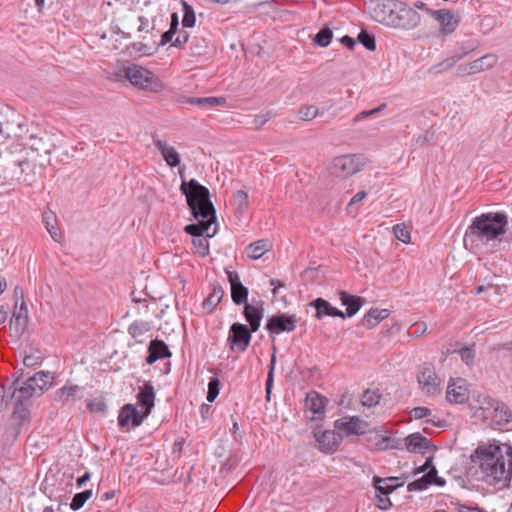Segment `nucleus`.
<instances>
[{
    "instance_id": "obj_49",
    "label": "nucleus",
    "mask_w": 512,
    "mask_h": 512,
    "mask_svg": "<svg viewBox=\"0 0 512 512\" xmlns=\"http://www.w3.org/2000/svg\"><path fill=\"white\" fill-rule=\"evenodd\" d=\"M233 201L239 211H243L248 207V194L244 190H238L233 195Z\"/></svg>"
},
{
    "instance_id": "obj_45",
    "label": "nucleus",
    "mask_w": 512,
    "mask_h": 512,
    "mask_svg": "<svg viewBox=\"0 0 512 512\" xmlns=\"http://www.w3.org/2000/svg\"><path fill=\"white\" fill-rule=\"evenodd\" d=\"M275 365H276V347H275V345H273V353L271 355L268 375H267V379H266V399L268 401L270 400L271 389H272V385H273V381H274Z\"/></svg>"
},
{
    "instance_id": "obj_1",
    "label": "nucleus",
    "mask_w": 512,
    "mask_h": 512,
    "mask_svg": "<svg viewBox=\"0 0 512 512\" xmlns=\"http://www.w3.org/2000/svg\"><path fill=\"white\" fill-rule=\"evenodd\" d=\"M467 474L488 485L508 487L512 480V446L508 443L480 445L470 456Z\"/></svg>"
},
{
    "instance_id": "obj_12",
    "label": "nucleus",
    "mask_w": 512,
    "mask_h": 512,
    "mask_svg": "<svg viewBox=\"0 0 512 512\" xmlns=\"http://www.w3.org/2000/svg\"><path fill=\"white\" fill-rule=\"evenodd\" d=\"M498 61V57L495 54H486L468 64L458 66V75L466 76L481 73L493 68Z\"/></svg>"
},
{
    "instance_id": "obj_55",
    "label": "nucleus",
    "mask_w": 512,
    "mask_h": 512,
    "mask_svg": "<svg viewBox=\"0 0 512 512\" xmlns=\"http://www.w3.org/2000/svg\"><path fill=\"white\" fill-rule=\"evenodd\" d=\"M477 402L479 404V408L483 411H490L497 404V401H495L488 395H479L477 398Z\"/></svg>"
},
{
    "instance_id": "obj_47",
    "label": "nucleus",
    "mask_w": 512,
    "mask_h": 512,
    "mask_svg": "<svg viewBox=\"0 0 512 512\" xmlns=\"http://www.w3.org/2000/svg\"><path fill=\"white\" fill-rule=\"evenodd\" d=\"M333 37V33L329 28H322L315 36V44L321 47H327Z\"/></svg>"
},
{
    "instance_id": "obj_40",
    "label": "nucleus",
    "mask_w": 512,
    "mask_h": 512,
    "mask_svg": "<svg viewBox=\"0 0 512 512\" xmlns=\"http://www.w3.org/2000/svg\"><path fill=\"white\" fill-rule=\"evenodd\" d=\"M381 397L382 395L380 394L378 389H367L363 392L361 396V403L365 407L372 408L379 404Z\"/></svg>"
},
{
    "instance_id": "obj_23",
    "label": "nucleus",
    "mask_w": 512,
    "mask_h": 512,
    "mask_svg": "<svg viewBox=\"0 0 512 512\" xmlns=\"http://www.w3.org/2000/svg\"><path fill=\"white\" fill-rule=\"evenodd\" d=\"M314 436L319 445V449L324 453L334 452L340 444L341 438L334 431L325 430L315 432Z\"/></svg>"
},
{
    "instance_id": "obj_14",
    "label": "nucleus",
    "mask_w": 512,
    "mask_h": 512,
    "mask_svg": "<svg viewBox=\"0 0 512 512\" xmlns=\"http://www.w3.org/2000/svg\"><path fill=\"white\" fill-rule=\"evenodd\" d=\"M399 1L397 0H383L375 5L372 10V17L377 22L386 26H392L393 21L396 19L395 13Z\"/></svg>"
},
{
    "instance_id": "obj_4",
    "label": "nucleus",
    "mask_w": 512,
    "mask_h": 512,
    "mask_svg": "<svg viewBox=\"0 0 512 512\" xmlns=\"http://www.w3.org/2000/svg\"><path fill=\"white\" fill-rule=\"evenodd\" d=\"M507 216L503 213H484L475 217L464 235V245L487 244L506 232Z\"/></svg>"
},
{
    "instance_id": "obj_16",
    "label": "nucleus",
    "mask_w": 512,
    "mask_h": 512,
    "mask_svg": "<svg viewBox=\"0 0 512 512\" xmlns=\"http://www.w3.org/2000/svg\"><path fill=\"white\" fill-rule=\"evenodd\" d=\"M467 382L462 378L451 379L447 386L446 399L449 403L462 404L468 400Z\"/></svg>"
},
{
    "instance_id": "obj_6",
    "label": "nucleus",
    "mask_w": 512,
    "mask_h": 512,
    "mask_svg": "<svg viewBox=\"0 0 512 512\" xmlns=\"http://www.w3.org/2000/svg\"><path fill=\"white\" fill-rule=\"evenodd\" d=\"M123 77L134 87L150 93H160L164 83L152 71L138 64H129L122 70Z\"/></svg>"
},
{
    "instance_id": "obj_36",
    "label": "nucleus",
    "mask_w": 512,
    "mask_h": 512,
    "mask_svg": "<svg viewBox=\"0 0 512 512\" xmlns=\"http://www.w3.org/2000/svg\"><path fill=\"white\" fill-rule=\"evenodd\" d=\"M42 218L45 228L50 234V236L56 242H60L62 235L57 227V219L55 213L51 210L44 211Z\"/></svg>"
},
{
    "instance_id": "obj_43",
    "label": "nucleus",
    "mask_w": 512,
    "mask_h": 512,
    "mask_svg": "<svg viewBox=\"0 0 512 512\" xmlns=\"http://www.w3.org/2000/svg\"><path fill=\"white\" fill-rule=\"evenodd\" d=\"M190 50L193 56H203L207 54L208 43L205 38L194 36L190 42Z\"/></svg>"
},
{
    "instance_id": "obj_44",
    "label": "nucleus",
    "mask_w": 512,
    "mask_h": 512,
    "mask_svg": "<svg viewBox=\"0 0 512 512\" xmlns=\"http://www.w3.org/2000/svg\"><path fill=\"white\" fill-rule=\"evenodd\" d=\"M150 324L145 321H135L133 322L129 328L128 332L132 338L137 339L139 342V338H141L146 332L150 330Z\"/></svg>"
},
{
    "instance_id": "obj_28",
    "label": "nucleus",
    "mask_w": 512,
    "mask_h": 512,
    "mask_svg": "<svg viewBox=\"0 0 512 512\" xmlns=\"http://www.w3.org/2000/svg\"><path fill=\"white\" fill-rule=\"evenodd\" d=\"M170 356L171 352L166 343L162 340L155 339L149 344L146 362L153 364L159 359L169 358Z\"/></svg>"
},
{
    "instance_id": "obj_41",
    "label": "nucleus",
    "mask_w": 512,
    "mask_h": 512,
    "mask_svg": "<svg viewBox=\"0 0 512 512\" xmlns=\"http://www.w3.org/2000/svg\"><path fill=\"white\" fill-rule=\"evenodd\" d=\"M464 57V54H456L451 57H448L441 61L440 63L434 65L430 71L432 73L438 74L443 71H446L450 68H452L458 61H460Z\"/></svg>"
},
{
    "instance_id": "obj_9",
    "label": "nucleus",
    "mask_w": 512,
    "mask_h": 512,
    "mask_svg": "<svg viewBox=\"0 0 512 512\" xmlns=\"http://www.w3.org/2000/svg\"><path fill=\"white\" fill-rule=\"evenodd\" d=\"M253 332L245 324L233 323L227 338L230 349L238 352L246 351L250 345Z\"/></svg>"
},
{
    "instance_id": "obj_22",
    "label": "nucleus",
    "mask_w": 512,
    "mask_h": 512,
    "mask_svg": "<svg viewBox=\"0 0 512 512\" xmlns=\"http://www.w3.org/2000/svg\"><path fill=\"white\" fill-rule=\"evenodd\" d=\"M403 441L405 448L412 453L424 454L433 448L431 441L418 432L408 435Z\"/></svg>"
},
{
    "instance_id": "obj_53",
    "label": "nucleus",
    "mask_w": 512,
    "mask_h": 512,
    "mask_svg": "<svg viewBox=\"0 0 512 512\" xmlns=\"http://www.w3.org/2000/svg\"><path fill=\"white\" fill-rule=\"evenodd\" d=\"M430 486V481L428 480V477H420L413 482H410L407 486V490L409 492L412 491H422L427 489Z\"/></svg>"
},
{
    "instance_id": "obj_19",
    "label": "nucleus",
    "mask_w": 512,
    "mask_h": 512,
    "mask_svg": "<svg viewBox=\"0 0 512 512\" xmlns=\"http://www.w3.org/2000/svg\"><path fill=\"white\" fill-rule=\"evenodd\" d=\"M82 398V387L79 385L73 384L70 381L66 383L63 387L56 390L54 393V399L56 402L61 403L62 405L68 403H74L75 401Z\"/></svg>"
},
{
    "instance_id": "obj_32",
    "label": "nucleus",
    "mask_w": 512,
    "mask_h": 512,
    "mask_svg": "<svg viewBox=\"0 0 512 512\" xmlns=\"http://www.w3.org/2000/svg\"><path fill=\"white\" fill-rule=\"evenodd\" d=\"M263 311L264 310L261 305L255 306L249 303L245 304L243 313L252 331L256 332L259 329L263 317Z\"/></svg>"
},
{
    "instance_id": "obj_39",
    "label": "nucleus",
    "mask_w": 512,
    "mask_h": 512,
    "mask_svg": "<svg viewBox=\"0 0 512 512\" xmlns=\"http://www.w3.org/2000/svg\"><path fill=\"white\" fill-rule=\"evenodd\" d=\"M270 246V242L266 239L255 241L247 247V255L249 258L257 260L269 250Z\"/></svg>"
},
{
    "instance_id": "obj_57",
    "label": "nucleus",
    "mask_w": 512,
    "mask_h": 512,
    "mask_svg": "<svg viewBox=\"0 0 512 512\" xmlns=\"http://www.w3.org/2000/svg\"><path fill=\"white\" fill-rule=\"evenodd\" d=\"M194 246L197 248L201 256H206L209 253V243L205 238H196L193 240Z\"/></svg>"
},
{
    "instance_id": "obj_58",
    "label": "nucleus",
    "mask_w": 512,
    "mask_h": 512,
    "mask_svg": "<svg viewBox=\"0 0 512 512\" xmlns=\"http://www.w3.org/2000/svg\"><path fill=\"white\" fill-rule=\"evenodd\" d=\"M7 389L4 385H0V412L5 411L10 404V395H7Z\"/></svg>"
},
{
    "instance_id": "obj_30",
    "label": "nucleus",
    "mask_w": 512,
    "mask_h": 512,
    "mask_svg": "<svg viewBox=\"0 0 512 512\" xmlns=\"http://www.w3.org/2000/svg\"><path fill=\"white\" fill-rule=\"evenodd\" d=\"M398 479V477L380 478L375 476L373 478V485L375 487L376 493H381L384 496H388L396 489L403 486L404 482L398 483Z\"/></svg>"
},
{
    "instance_id": "obj_2",
    "label": "nucleus",
    "mask_w": 512,
    "mask_h": 512,
    "mask_svg": "<svg viewBox=\"0 0 512 512\" xmlns=\"http://www.w3.org/2000/svg\"><path fill=\"white\" fill-rule=\"evenodd\" d=\"M166 8L165 0H124L114 12V24L126 35L157 29Z\"/></svg>"
},
{
    "instance_id": "obj_38",
    "label": "nucleus",
    "mask_w": 512,
    "mask_h": 512,
    "mask_svg": "<svg viewBox=\"0 0 512 512\" xmlns=\"http://www.w3.org/2000/svg\"><path fill=\"white\" fill-rule=\"evenodd\" d=\"M492 411L491 417L498 425H506L511 422L512 412L505 404L497 402Z\"/></svg>"
},
{
    "instance_id": "obj_63",
    "label": "nucleus",
    "mask_w": 512,
    "mask_h": 512,
    "mask_svg": "<svg viewBox=\"0 0 512 512\" xmlns=\"http://www.w3.org/2000/svg\"><path fill=\"white\" fill-rule=\"evenodd\" d=\"M85 503H86V500H84V498L82 497V495H80V493H77L72 498V501L70 503V508L73 511H77L80 508H82Z\"/></svg>"
},
{
    "instance_id": "obj_56",
    "label": "nucleus",
    "mask_w": 512,
    "mask_h": 512,
    "mask_svg": "<svg viewBox=\"0 0 512 512\" xmlns=\"http://www.w3.org/2000/svg\"><path fill=\"white\" fill-rule=\"evenodd\" d=\"M385 107H386V104L383 103L380 106H378L377 108H374V109H371V110H364V111L360 112L359 114H357L353 118L352 122H353V124H356L359 121H361V120H363V119H365V118H367L369 116H372V115H375V114L379 113L380 111L384 110Z\"/></svg>"
},
{
    "instance_id": "obj_60",
    "label": "nucleus",
    "mask_w": 512,
    "mask_h": 512,
    "mask_svg": "<svg viewBox=\"0 0 512 512\" xmlns=\"http://www.w3.org/2000/svg\"><path fill=\"white\" fill-rule=\"evenodd\" d=\"M271 119V113L267 112L265 114L255 115L253 118V126L255 128H261L264 124H266Z\"/></svg>"
},
{
    "instance_id": "obj_62",
    "label": "nucleus",
    "mask_w": 512,
    "mask_h": 512,
    "mask_svg": "<svg viewBox=\"0 0 512 512\" xmlns=\"http://www.w3.org/2000/svg\"><path fill=\"white\" fill-rule=\"evenodd\" d=\"M411 414L415 419H422L431 415V410L427 407L419 406L413 408Z\"/></svg>"
},
{
    "instance_id": "obj_5",
    "label": "nucleus",
    "mask_w": 512,
    "mask_h": 512,
    "mask_svg": "<svg viewBox=\"0 0 512 512\" xmlns=\"http://www.w3.org/2000/svg\"><path fill=\"white\" fill-rule=\"evenodd\" d=\"M10 391V404L13 411L5 433L8 438L16 439L22 429L29 424L32 396L22 388L19 379L8 387V392Z\"/></svg>"
},
{
    "instance_id": "obj_61",
    "label": "nucleus",
    "mask_w": 512,
    "mask_h": 512,
    "mask_svg": "<svg viewBox=\"0 0 512 512\" xmlns=\"http://www.w3.org/2000/svg\"><path fill=\"white\" fill-rule=\"evenodd\" d=\"M460 355H461V359L467 364V365H470L472 364L473 360H474V357H475V352L473 349L471 348H468V347H464L460 350Z\"/></svg>"
},
{
    "instance_id": "obj_31",
    "label": "nucleus",
    "mask_w": 512,
    "mask_h": 512,
    "mask_svg": "<svg viewBox=\"0 0 512 512\" xmlns=\"http://www.w3.org/2000/svg\"><path fill=\"white\" fill-rule=\"evenodd\" d=\"M226 102L224 97H183L181 103L195 105L203 109H210L216 106L224 105Z\"/></svg>"
},
{
    "instance_id": "obj_46",
    "label": "nucleus",
    "mask_w": 512,
    "mask_h": 512,
    "mask_svg": "<svg viewBox=\"0 0 512 512\" xmlns=\"http://www.w3.org/2000/svg\"><path fill=\"white\" fill-rule=\"evenodd\" d=\"M183 19H182V25L185 28H192L195 25L196 22V16L193 8L184 3L183 5Z\"/></svg>"
},
{
    "instance_id": "obj_27",
    "label": "nucleus",
    "mask_w": 512,
    "mask_h": 512,
    "mask_svg": "<svg viewBox=\"0 0 512 512\" xmlns=\"http://www.w3.org/2000/svg\"><path fill=\"white\" fill-rule=\"evenodd\" d=\"M316 309L315 318L321 319L324 316L345 318L344 312L332 306L323 298H316L309 304Z\"/></svg>"
},
{
    "instance_id": "obj_8",
    "label": "nucleus",
    "mask_w": 512,
    "mask_h": 512,
    "mask_svg": "<svg viewBox=\"0 0 512 512\" xmlns=\"http://www.w3.org/2000/svg\"><path fill=\"white\" fill-rule=\"evenodd\" d=\"M417 381L421 391L428 397H436L441 394L442 383L435 368L431 364H424L418 373Z\"/></svg>"
},
{
    "instance_id": "obj_17",
    "label": "nucleus",
    "mask_w": 512,
    "mask_h": 512,
    "mask_svg": "<svg viewBox=\"0 0 512 512\" xmlns=\"http://www.w3.org/2000/svg\"><path fill=\"white\" fill-rule=\"evenodd\" d=\"M27 145L31 152L39 158L48 156L55 148L51 136L46 133L42 136L31 135Z\"/></svg>"
},
{
    "instance_id": "obj_64",
    "label": "nucleus",
    "mask_w": 512,
    "mask_h": 512,
    "mask_svg": "<svg viewBox=\"0 0 512 512\" xmlns=\"http://www.w3.org/2000/svg\"><path fill=\"white\" fill-rule=\"evenodd\" d=\"M376 496L378 498L379 504L378 507L381 510H387L392 506L391 500L388 498V496H384L381 493H376Z\"/></svg>"
},
{
    "instance_id": "obj_33",
    "label": "nucleus",
    "mask_w": 512,
    "mask_h": 512,
    "mask_svg": "<svg viewBox=\"0 0 512 512\" xmlns=\"http://www.w3.org/2000/svg\"><path fill=\"white\" fill-rule=\"evenodd\" d=\"M18 166L21 169V172L25 174L23 181L31 183L34 181V175H35V168L37 166L43 167L45 166V162L36 159L35 157L31 156L30 158H25L23 160H20L18 162Z\"/></svg>"
},
{
    "instance_id": "obj_29",
    "label": "nucleus",
    "mask_w": 512,
    "mask_h": 512,
    "mask_svg": "<svg viewBox=\"0 0 512 512\" xmlns=\"http://www.w3.org/2000/svg\"><path fill=\"white\" fill-rule=\"evenodd\" d=\"M341 304L346 306L345 317H353L362 307L364 299L360 296L351 295L346 291L339 292Z\"/></svg>"
},
{
    "instance_id": "obj_37",
    "label": "nucleus",
    "mask_w": 512,
    "mask_h": 512,
    "mask_svg": "<svg viewBox=\"0 0 512 512\" xmlns=\"http://www.w3.org/2000/svg\"><path fill=\"white\" fill-rule=\"evenodd\" d=\"M223 296H224L223 287L218 283L213 284V290L210 293V295L204 300L203 308L208 313L212 312L213 309L221 302Z\"/></svg>"
},
{
    "instance_id": "obj_50",
    "label": "nucleus",
    "mask_w": 512,
    "mask_h": 512,
    "mask_svg": "<svg viewBox=\"0 0 512 512\" xmlns=\"http://www.w3.org/2000/svg\"><path fill=\"white\" fill-rule=\"evenodd\" d=\"M358 41L369 51L376 49V42L374 36L366 31H361L357 37Z\"/></svg>"
},
{
    "instance_id": "obj_59",
    "label": "nucleus",
    "mask_w": 512,
    "mask_h": 512,
    "mask_svg": "<svg viewBox=\"0 0 512 512\" xmlns=\"http://www.w3.org/2000/svg\"><path fill=\"white\" fill-rule=\"evenodd\" d=\"M189 40V34L185 30L176 31V39L172 43L174 47H181Z\"/></svg>"
},
{
    "instance_id": "obj_42",
    "label": "nucleus",
    "mask_w": 512,
    "mask_h": 512,
    "mask_svg": "<svg viewBox=\"0 0 512 512\" xmlns=\"http://www.w3.org/2000/svg\"><path fill=\"white\" fill-rule=\"evenodd\" d=\"M464 57V54H456L451 57H448L441 61L440 63L434 65L430 71L432 73L438 74L443 71H446L450 68H452L458 61H460Z\"/></svg>"
},
{
    "instance_id": "obj_11",
    "label": "nucleus",
    "mask_w": 512,
    "mask_h": 512,
    "mask_svg": "<svg viewBox=\"0 0 512 512\" xmlns=\"http://www.w3.org/2000/svg\"><path fill=\"white\" fill-rule=\"evenodd\" d=\"M395 17L391 26L394 28L408 30L415 28L420 23L418 12L401 1L398 3Z\"/></svg>"
},
{
    "instance_id": "obj_7",
    "label": "nucleus",
    "mask_w": 512,
    "mask_h": 512,
    "mask_svg": "<svg viewBox=\"0 0 512 512\" xmlns=\"http://www.w3.org/2000/svg\"><path fill=\"white\" fill-rule=\"evenodd\" d=\"M367 162L363 154L340 155L332 160L331 171L336 177L349 178L361 171Z\"/></svg>"
},
{
    "instance_id": "obj_25",
    "label": "nucleus",
    "mask_w": 512,
    "mask_h": 512,
    "mask_svg": "<svg viewBox=\"0 0 512 512\" xmlns=\"http://www.w3.org/2000/svg\"><path fill=\"white\" fill-rule=\"evenodd\" d=\"M327 399L315 391L307 393L305 408L313 414V419L321 418L325 413Z\"/></svg>"
},
{
    "instance_id": "obj_13",
    "label": "nucleus",
    "mask_w": 512,
    "mask_h": 512,
    "mask_svg": "<svg viewBox=\"0 0 512 512\" xmlns=\"http://www.w3.org/2000/svg\"><path fill=\"white\" fill-rule=\"evenodd\" d=\"M297 318L295 315L278 314L271 316L266 324V329L270 334H281L283 332H292L296 329Z\"/></svg>"
},
{
    "instance_id": "obj_34",
    "label": "nucleus",
    "mask_w": 512,
    "mask_h": 512,
    "mask_svg": "<svg viewBox=\"0 0 512 512\" xmlns=\"http://www.w3.org/2000/svg\"><path fill=\"white\" fill-rule=\"evenodd\" d=\"M390 311L388 309L371 308L363 317L362 324L366 329H372L382 320L388 318Z\"/></svg>"
},
{
    "instance_id": "obj_51",
    "label": "nucleus",
    "mask_w": 512,
    "mask_h": 512,
    "mask_svg": "<svg viewBox=\"0 0 512 512\" xmlns=\"http://www.w3.org/2000/svg\"><path fill=\"white\" fill-rule=\"evenodd\" d=\"M403 440L393 437H383L381 442L378 443L381 449H401L403 446Z\"/></svg>"
},
{
    "instance_id": "obj_18",
    "label": "nucleus",
    "mask_w": 512,
    "mask_h": 512,
    "mask_svg": "<svg viewBox=\"0 0 512 512\" xmlns=\"http://www.w3.org/2000/svg\"><path fill=\"white\" fill-rule=\"evenodd\" d=\"M143 412H139L133 404L124 405L118 415V423L122 428L128 427L130 424L132 427L140 426L144 418Z\"/></svg>"
},
{
    "instance_id": "obj_3",
    "label": "nucleus",
    "mask_w": 512,
    "mask_h": 512,
    "mask_svg": "<svg viewBox=\"0 0 512 512\" xmlns=\"http://www.w3.org/2000/svg\"><path fill=\"white\" fill-rule=\"evenodd\" d=\"M182 183L180 191L185 195L187 205L191 210L193 217L198 221L196 224L187 225L184 230L187 234L200 238L202 236L213 237L216 232V211L210 200L208 188L198 183L195 179L184 180L182 171H179Z\"/></svg>"
},
{
    "instance_id": "obj_24",
    "label": "nucleus",
    "mask_w": 512,
    "mask_h": 512,
    "mask_svg": "<svg viewBox=\"0 0 512 512\" xmlns=\"http://www.w3.org/2000/svg\"><path fill=\"white\" fill-rule=\"evenodd\" d=\"M28 323V309L25 301L21 302L20 308L18 311H14L12 318L10 320V330L14 333L16 337H20Z\"/></svg>"
},
{
    "instance_id": "obj_48",
    "label": "nucleus",
    "mask_w": 512,
    "mask_h": 512,
    "mask_svg": "<svg viewBox=\"0 0 512 512\" xmlns=\"http://www.w3.org/2000/svg\"><path fill=\"white\" fill-rule=\"evenodd\" d=\"M393 231H394L395 237L399 241H401L403 243H409L410 242V239H411L410 231H409L408 227L405 224H396L393 227Z\"/></svg>"
},
{
    "instance_id": "obj_52",
    "label": "nucleus",
    "mask_w": 512,
    "mask_h": 512,
    "mask_svg": "<svg viewBox=\"0 0 512 512\" xmlns=\"http://www.w3.org/2000/svg\"><path fill=\"white\" fill-rule=\"evenodd\" d=\"M319 114L318 108L316 106H304L299 110V118L304 121H310L317 117Z\"/></svg>"
},
{
    "instance_id": "obj_54",
    "label": "nucleus",
    "mask_w": 512,
    "mask_h": 512,
    "mask_svg": "<svg viewBox=\"0 0 512 512\" xmlns=\"http://www.w3.org/2000/svg\"><path fill=\"white\" fill-rule=\"evenodd\" d=\"M220 381L217 377H212L208 383L207 400L213 402L219 394Z\"/></svg>"
},
{
    "instance_id": "obj_15",
    "label": "nucleus",
    "mask_w": 512,
    "mask_h": 512,
    "mask_svg": "<svg viewBox=\"0 0 512 512\" xmlns=\"http://www.w3.org/2000/svg\"><path fill=\"white\" fill-rule=\"evenodd\" d=\"M434 18L440 25V33L448 35L453 33L459 25L460 17L449 9H439L433 13Z\"/></svg>"
},
{
    "instance_id": "obj_21",
    "label": "nucleus",
    "mask_w": 512,
    "mask_h": 512,
    "mask_svg": "<svg viewBox=\"0 0 512 512\" xmlns=\"http://www.w3.org/2000/svg\"><path fill=\"white\" fill-rule=\"evenodd\" d=\"M227 277L231 285V298L236 305L246 304L248 289L240 281L239 275L234 271H227Z\"/></svg>"
},
{
    "instance_id": "obj_20",
    "label": "nucleus",
    "mask_w": 512,
    "mask_h": 512,
    "mask_svg": "<svg viewBox=\"0 0 512 512\" xmlns=\"http://www.w3.org/2000/svg\"><path fill=\"white\" fill-rule=\"evenodd\" d=\"M155 402V390L150 382H145L139 387L137 394V404L143 412V416H147L151 413Z\"/></svg>"
},
{
    "instance_id": "obj_10",
    "label": "nucleus",
    "mask_w": 512,
    "mask_h": 512,
    "mask_svg": "<svg viewBox=\"0 0 512 512\" xmlns=\"http://www.w3.org/2000/svg\"><path fill=\"white\" fill-rule=\"evenodd\" d=\"M54 376L50 372L39 371L20 385L32 397H40L53 385Z\"/></svg>"
},
{
    "instance_id": "obj_35",
    "label": "nucleus",
    "mask_w": 512,
    "mask_h": 512,
    "mask_svg": "<svg viewBox=\"0 0 512 512\" xmlns=\"http://www.w3.org/2000/svg\"><path fill=\"white\" fill-rule=\"evenodd\" d=\"M361 419L357 416L343 417L335 421L334 427L338 431H343L347 435L363 433L359 431L358 427L361 424Z\"/></svg>"
},
{
    "instance_id": "obj_26",
    "label": "nucleus",
    "mask_w": 512,
    "mask_h": 512,
    "mask_svg": "<svg viewBox=\"0 0 512 512\" xmlns=\"http://www.w3.org/2000/svg\"><path fill=\"white\" fill-rule=\"evenodd\" d=\"M153 144L160 151L168 166L177 167L180 164V155L174 147L168 145L166 142L162 141L156 136H153Z\"/></svg>"
}]
</instances>
